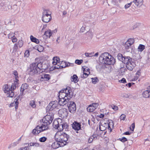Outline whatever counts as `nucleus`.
<instances>
[{
  "label": "nucleus",
  "mask_w": 150,
  "mask_h": 150,
  "mask_svg": "<svg viewBox=\"0 0 150 150\" xmlns=\"http://www.w3.org/2000/svg\"><path fill=\"white\" fill-rule=\"evenodd\" d=\"M53 119L54 114L50 112L48 113L40 120V125L37 126L33 130L32 132L33 134L37 135L41 132L47 129L48 125L52 123Z\"/></svg>",
  "instance_id": "1"
},
{
  "label": "nucleus",
  "mask_w": 150,
  "mask_h": 150,
  "mask_svg": "<svg viewBox=\"0 0 150 150\" xmlns=\"http://www.w3.org/2000/svg\"><path fill=\"white\" fill-rule=\"evenodd\" d=\"M59 104L64 105L67 104V101L70 100L74 94L73 89L69 87L61 90L59 92Z\"/></svg>",
  "instance_id": "2"
},
{
  "label": "nucleus",
  "mask_w": 150,
  "mask_h": 150,
  "mask_svg": "<svg viewBox=\"0 0 150 150\" xmlns=\"http://www.w3.org/2000/svg\"><path fill=\"white\" fill-rule=\"evenodd\" d=\"M100 59L102 60L101 64H100L102 69L106 67L107 65H113L115 62V59L110 54L105 52L100 56Z\"/></svg>",
  "instance_id": "3"
},
{
  "label": "nucleus",
  "mask_w": 150,
  "mask_h": 150,
  "mask_svg": "<svg viewBox=\"0 0 150 150\" xmlns=\"http://www.w3.org/2000/svg\"><path fill=\"white\" fill-rule=\"evenodd\" d=\"M54 137L57 141L59 142L61 146H63L69 142L68 140L69 138V136L63 132H57Z\"/></svg>",
  "instance_id": "4"
},
{
  "label": "nucleus",
  "mask_w": 150,
  "mask_h": 150,
  "mask_svg": "<svg viewBox=\"0 0 150 150\" xmlns=\"http://www.w3.org/2000/svg\"><path fill=\"white\" fill-rule=\"evenodd\" d=\"M42 65V63L40 62L33 63L30 65L28 69V73L32 75L37 73H40L41 69H45L43 68Z\"/></svg>",
  "instance_id": "5"
},
{
  "label": "nucleus",
  "mask_w": 150,
  "mask_h": 150,
  "mask_svg": "<svg viewBox=\"0 0 150 150\" xmlns=\"http://www.w3.org/2000/svg\"><path fill=\"white\" fill-rule=\"evenodd\" d=\"M124 64H126L127 68L130 71L132 70L136 66L134 60L130 57L125 59Z\"/></svg>",
  "instance_id": "6"
},
{
  "label": "nucleus",
  "mask_w": 150,
  "mask_h": 150,
  "mask_svg": "<svg viewBox=\"0 0 150 150\" xmlns=\"http://www.w3.org/2000/svg\"><path fill=\"white\" fill-rule=\"evenodd\" d=\"M52 18L51 13L48 10H45L43 12L42 20L43 22L47 23L49 22Z\"/></svg>",
  "instance_id": "7"
},
{
  "label": "nucleus",
  "mask_w": 150,
  "mask_h": 150,
  "mask_svg": "<svg viewBox=\"0 0 150 150\" xmlns=\"http://www.w3.org/2000/svg\"><path fill=\"white\" fill-rule=\"evenodd\" d=\"M70 100L67 101V106L69 111L71 113H74L76 110V105L74 102L70 101Z\"/></svg>",
  "instance_id": "8"
},
{
  "label": "nucleus",
  "mask_w": 150,
  "mask_h": 150,
  "mask_svg": "<svg viewBox=\"0 0 150 150\" xmlns=\"http://www.w3.org/2000/svg\"><path fill=\"white\" fill-rule=\"evenodd\" d=\"M3 89L5 93L8 94V96L10 97H12L14 95V93L12 90H10L8 84H5L3 86Z\"/></svg>",
  "instance_id": "9"
},
{
  "label": "nucleus",
  "mask_w": 150,
  "mask_h": 150,
  "mask_svg": "<svg viewBox=\"0 0 150 150\" xmlns=\"http://www.w3.org/2000/svg\"><path fill=\"white\" fill-rule=\"evenodd\" d=\"M58 104V102L56 100L50 102L47 107V110L50 111L52 110L57 107Z\"/></svg>",
  "instance_id": "10"
},
{
  "label": "nucleus",
  "mask_w": 150,
  "mask_h": 150,
  "mask_svg": "<svg viewBox=\"0 0 150 150\" xmlns=\"http://www.w3.org/2000/svg\"><path fill=\"white\" fill-rule=\"evenodd\" d=\"M58 113L60 117L63 118L66 117L68 115L67 110L65 108L60 109Z\"/></svg>",
  "instance_id": "11"
},
{
  "label": "nucleus",
  "mask_w": 150,
  "mask_h": 150,
  "mask_svg": "<svg viewBox=\"0 0 150 150\" xmlns=\"http://www.w3.org/2000/svg\"><path fill=\"white\" fill-rule=\"evenodd\" d=\"M98 104L97 103H93L92 105H89L87 107V110L88 112H93L98 107Z\"/></svg>",
  "instance_id": "12"
},
{
  "label": "nucleus",
  "mask_w": 150,
  "mask_h": 150,
  "mask_svg": "<svg viewBox=\"0 0 150 150\" xmlns=\"http://www.w3.org/2000/svg\"><path fill=\"white\" fill-rule=\"evenodd\" d=\"M72 128L76 130H79L81 129V125L80 123L76 121L74 122L71 125Z\"/></svg>",
  "instance_id": "13"
},
{
  "label": "nucleus",
  "mask_w": 150,
  "mask_h": 150,
  "mask_svg": "<svg viewBox=\"0 0 150 150\" xmlns=\"http://www.w3.org/2000/svg\"><path fill=\"white\" fill-rule=\"evenodd\" d=\"M90 70V69H87V70L88 71V73H86V69H83V73L81 74L80 75L81 78L83 79L87 78L88 77V75H89L90 74V72H89Z\"/></svg>",
  "instance_id": "14"
},
{
  "label": "nucleus",
  "mask_w": 150,
  "mask_h": 150,
  "mask_svg": "<svg viewBox=\"0 0 150 150\" xmlns=\"http://www.w3.org/2000/svg\"><path fill=\"white\" fill-rule=\"evenodd\" d=\"M50 79V76L48 74H43L40 76V80L41 81H48Z\"/></svg>",
  "instance_id": "15"
},
{
  "label": "nucleus",
  "mask_w": 150,
  "mask_h": 150,
  "mask_svg": "<svg viewBox=\"0 0 150 150\" xmlns=\"http://www.w3.org/2000/svg\"><path fill=\"white\" fill-rule=\"evenodd\" d=\"M57 122V124H53V126L55 128L58 129L57 132H62L63 129L62 125V124L59 125L58 123V122Z\"/></svg>",
  "instance_id": "16"
},
{
  "label": "nucleus",
  "mask_w": 150,
  "mask_h": 150,
  "mask_svg": "<svg viewBox=\"0 0 150 150\" xmlns=\"http://www.w3.org/2000/svg\"><path fill=\"white\" fill-rule=\"evenodd\" d=\"M118 59L120 61L124 63V61L125 59L128 58L129 56H125L123 57V55L121 54H119L117 56Z\"/></svg>",
  "instance_id": "17"
},
{
  "label": "nucleus",
  "mask_w": 150,
  "mask_h": 150,
  "mask_svg": "<svg viewBox=\"0 0 150 150\" xmlns=\"http://www.w3.org/2000/svg\"><path fill=\"white\" fill-rule=\"evenodd\" d=\"M18 99L17 98H16L14 100V102L10 104L9 107H11L15 106V109L16 110L18 108Z\"/></svg>",
  "instance_id": "18"
},
{
  "label": "nucleus",
  "mask_w": 150,
  "mask_h": 150,
  "mask_svg": "<svg viewBox=\"0 0 150 150\" xmlns=\"http://www.w3.org/2000/svg\"><path fill=\"white\" fill-rule=\"evenodd\" d=\"M137 6H141L143 4V0H134L132 2Z\"/></svg>",
  "instance_id": "19"
},
{
  "label": "nucleus",
  "mask_w": 150,
  "mask_h": 150,
  "mask_svg": "<svg viewBox=\"0 0 150 150\" xmlns=\"http://www.w3.org/2000/svg\"><path fill=\"white\" fill-rule=\"evenodd\" d=\"M61 147L59 142L57 141V140L55 142H53L52 145V147L54 149H56L58 148L59 147Z\"/></svg>",
  "instance_id": "20"
},
{
  "label": "nucleus",
  "mask_w": 150,
  "mask_h": 150,
  "mask_svg": "<svg viewBox=\"0 0 150 150\" xmlns=\"http://www.w3.org/2000/svg\"><path fill=\"white\" fill-rule=\"evenodd\" d=\"M142 96L144 98H150V92L147 90L143 91L142 93Z\"/></svg>",
  "instance_id": "21"
},
{
  "label": "nucleus",
  "mask_w": 150,
  "mask_h": 150,
  "mask_svg": "<svg viewBox=\"0 0 150 150\" xmlns=\"http://www.w3.org/2000/svg\"><path fill=\"white\" fill-rule=\"evenodd\" d=\"M97 135L96 134H93L88 139V142L89 143H91L92 142L93 140L96 139Z\"/></svg>",
  "instance_id": "22"
},
{
  "label": "nucleus",
  "mask_w": 150,
  "mask_h": 150,
  "mask_svg": "<svg viewBox=\"0 0 150 150\" xmlns=\"http://www.w3.org/2000/svg\"><path fill=\"white\" fill-rule=\"evenodd\" d=\"M52 33L51 30H49L45 32L44 35H45L47 38H50L52 35Z\"/></svg>",
  "instance_id": "23"
},
{
  "label": "nucleus",
  "mask_w": 150,
  "mask_h": 150,
  "mask_svg": "<svg viewBox=\"0 0 150 150\" xmlns=\"http://www.w3.org/2000/svg\"><path fill=\"white\" fill-rule=\"evenodd\" d=\"M60 60L59 58V57H53V62L52 64L54 66L55 64H57V63Z\"/></svg>",
  "instance_id": "24"
},
{
  "label": "nucleus",
  "mask_w": 150,
  "mask_h": 150,
  "mask_svg": "<svg viewBox=\"0 0 150 150\" xmlns=\"http://www.w3.org/2000/svg\"><path fill=\"white\" fill-rule=\"evenodd\" d=\"M78 77L76 75H74L71 77V80L75 83H77L78 81Z\"/></svg>",
  "instance_id": "25"
},
{
  "label": "nucleus",
  "mask_w": 150,
  "mask_h": 150,
  "mask_svg": "<svg viewBox=\"0 0 150 150\" xmlns=\"http://www.w3.org/2000/svg\"><path fill=\"white\" fill-rule=\"evenodd\" d=\"M30 38L31 41L33 42H34L37 44L39 43V40L38 39L34 37L32 35L30 36Z\"/></svg>",
  "instance_id": "26"
},
{
  "label": "nucleus",
  "mask_w": 150,
  "mask_h": 150,
  "mask_svg": "<svg viewBox=\"0 0 150 150\" xmlns=\"http://www.w3.org/2000/svg\"><path fill=\"white\" fill-rule=\"evenodd\" d=\"M67 66V65L65 61H62L61 62V65L59 66L60 69L65 68Z\"/></svg>",
  "instance_id": "27"
},
{
  "label": "nucleus",
  "mask_w": 150,
  "mask_h": 150,
  "mask_svg": "<svg viewBox=\"0 0 150 150\" xmlns=\"http://www.w3.org/2000/svg\"><path fill=\"white\" fill-rule=\"evenodd\" d=\"M113 123L111 120V122H109L108 124V129L110 130V132H111L112 131L111 126L112 127H113Z\"/></svg>",
  "instance_id": "28"
},
{
  "label": "nucleus",
  "mask_w": 150,
  "mask_h": 150,
  "mask_svg": "<svg viewBox=\"0 0 150 150\" xmlns=\"http://www.w3.org/2000/svg\"><path fill=\"white\" fill-rule=\"evenodd\" d=\"M145 49V46L144 45L140 44L138 48L139 51L142 52Z\"/></svg>",
  "instance_id": "29"
},
{
  "label": "nucleus",
  "mask_w": 150,
  "mask_h": 150,
  "mask_svg": "<svg viewBox=\"0 0 150 150\" xmlns=\"http://www.w3.org/2000/svg\"><path fill=\"white\" fill-rule=\"evenodd\" d=\"M19 142H16L11 143L8 147V148L10 149L11 147H13L16 146L18 144Z\"/></svg>",
  "instance_id": "30"
},
{
  "label": "nucleus",
  "mask_w": 150,
  "mask_h": 150,
  "mask_svg": "<svg viewBox=\"0 0 150 150\" xmlns=\"http://www.w3.org/2000/svg\"><path fill=\"white\" fill-rule=\"evenodd\" d=\"M131 45L127 41L125 44V47L126 49H128Z\"/></svg>",
  "instance_id": "31"
},
{
  "label": "nucleus",
  "mask_w": 150,
  "mask_h": 150,
  "mask_svg": "<svg viewBox=\"0 0 150 150\" xmlns=\"http://www.w3.org/2000/svg\"><path fill=\"white\" fill-rule=\"evenodd\" d=\"M61 65V62L59 61L57 64H55L54 66V68L55 69H59L60 68L59 66Z\"/></svg>",
  "instance_id": "32"
},
{
  "label": "nucleus",
  "mask_w": 150,
  "mask_h": 150,
  "mask_svg": "<svg viewBox=\"0 0 150 150\" xmlns=\"http://www.w3.org/2000/svg\"><path fill=\"white\" fill-rule=\"evenodd\" d=\"M92 82L94 84H96L98 81V80L97 77L92 78Z\"/></svg>",
  "instance_id": "33"
},
{
  "label": "nucleus",
  "mask_w": 150,
  "mask_h": 150,
  "mask_svg": "<svg viewBox=\"0 0 150 150\" xmlns=\"http://www.w3.org/2000/svg\"><path fill=\"white\" fill-rule=\"evenodd\" d=\"M30 105L33 108H35L36 107V105L35 104V101L31 100L30 103Z\"/></svg>",
  "instance_id": "34"
},
{
  "label": "nucleus",
  "mask_w": 150,
  "mask_h": 150,
  "mask_svg": "<svg viewBox=\"0 0 150 150\" xmlns=\"http://www.w3.org/2000/svg\"><path fill=\"white\" fill-rule=\"evenodd\" d=\"M130 44L132 45L134 43V39L133 38H129L127 41Z\"/></svg>",
  "instance_id": "35"
},
{
  "label": "nucleus",
  "mask_w": 150,
  "mask_h": 150,
  "mask_svg": "<svg viewBox=\"0 0 150 150\" xmlns=\"http://www.w3.org/2000/svg\"><path fill=\"white\" fill-rule=\"evenodd\" d=\"M47 140V138L45 137H43L39 139V141L41 142H45Z\"/></svg>",
  "instance_id": "36"
},
{
  "label": "nucleus",
  "mask_w": 150,
  "mask_h": 150,
  "mask_svg": "<svg viewBox=\"0 0 150 150\" xmlns=\"http://www.w3.org/2000/svg\"><path fill=\"white\" fill-rule=\"evenodd\" d=\"M83 62V60L82 59L79 60L76 59L75 61V63L77 64L80 65Z\"/></svg>",
  "instance_id": "37"
},
{
  "label": "nucleus",
  "mask_w": 150,
  "mask_h": 150,
  "mask_svg": "<svg viewBox=\"0 0 150 150\" xmlns=\"http://www.w3.org/2000/svg\"><path fill=\"white\" fill-rule=\"evenodd\" d=\"M93 54H94L93 52H91V53H85V55L86 57H90L93 56Z\"/></svg>",
  "instance_id": "38"
},
{
  "label": "nucleus",
  "mask_w": 150,
  "mask_h": 150,
  "mask_svg": "<svg viewBox=\"0 0 150 150\" xmlns=\"http://www.w3.org/2000/svg\"><path fill=\"white\" fill-rule=\"evenodd\" d=\"M30 146H35V147H38L39 146V144L37 143H30Z\"/></svg>",
  "instance_id": "39"
},
{
  "label": "nucleus",
  "mask_w": 150,
  "mask_h": 150,
  "mask_svg": "<svg viewBox=\"0 0 150 150\" xmlns=\"http://www.w3.org/2000/svg\"><path fill=\"white\" fill-rule=\"evenodd\" d=\"M126 117V115L124 114H122L120 117V118L121 120H125Z\"/></svg>",
  "instance_id": "40"
},
{
  "label": "nucleus",
  "mask_w": 150,
  "mask_h": 150,
  "mask_svg": "<svg viewBox=\"0 0 150 150\" xmlns=\"http://www.w3.org/2000/svg\"><path fill=\"white\" fill-rule=\"evenodd\" d=\"M14 36H15V34L12 33H10L8 35V38H12Z\"/></svg>",
  "instance_id": "41"
},
{
  "label": "nucleus",
  "mask_w": 150,
  "mask_h": 150,
  "mask_svg": "<svg viewBox=\"0 0 150 150\" xmlns=\"http://www.w3.org/2000/svg\"><path fill=\"white\" fill-rule=\"evenodd\" d=\"M63 129H65L66 130H68V126L67 124L66 123H64L62 124Z\"/></svg>",
  "instance_id": "42"
},
{
  "label": "nucleus",
  "mask_w": 150,
  "mask_h": 150,
  "mask_svg": "<svg viewBox=\"0 0 150 150\" xmlns=\"http://www.w3.org/2000/svg\"><path fill=\"white\" fill-rule=\"evenodd\" d=\"M16 88V84L15 83H12L11 86V89L10 90L13 91Z\"/></svg>",
  "instance_id": "43"
},
{
  "label": "nucleus",
  "mask_w": 150,
  "mask_h": 150,
  "mask_svg": "<svg viewBox=\"0 0 150 150\" xmlns=\"http://www.w3.org/2000/svg\"><path fill=\"white\" fill-rule=\"evenodd\" d=\"M18 45L19 47H22L23 45V42L22 40H20L18 42Z\"/></svg>",
  "instance_id": "44"
},
{
  "label": "nucleus",
  "mask_w": 150,
  "mask_h": 150,
  "mask_svg": "<svg viewBox=\"0 0 150 150\" xmlns=\"http://www.w3.org/2000/svg\"><path fill=\"white\" fill-rule=\"evenodd\" d=\"M119 140L123 142H126L127 140V139L126 137H124L122 138H119Z\"/></svg>",
  "instance_id": "45"
},
{
  "label": "nucleus",
  "mask_w": 150,
  "mask_h": 150,
  "mask_svg": "<svg viewBox=\"0 0 150 150\" xmlns=\"http://www.w3.org/2000/svg\"><path fill=\"white\" fill-rule=\"evenodd\" d=\"M21 87L22 88H24V89H27V88L28 87V85L26 83L23 84L22 85Z\"/></svg>",
  "instance_id": "46"
},
{
  "label": "nucleus",
  "mask_w": 150,
  "mask_h": 150,
  "mask_svg": "<svg viewBox=\"0 0 150 150\" xmlns=\"http://www.w3.org/2000/svg\"><path fill=\"white\" fill-rule=\"evenodd\" d=\"M25 56L26 57H28L29 55V52L28 50L25 51L24 53Z\"/></svg>",
  "instance_id": "47"
},
{
  "label": "nucleus",
  "mask_w": 150,
  "mask_h": 150,
  "mask_svg": "<svg viewBox=\"0 0 150 150\" xmlns=\"http://www.w3.org/2000/svg\"><path fill=\"white\" fill-rule=\"evenodd\" d=\"M135 128V123H133L130 127V129L132 131H133Z\"/></svg>",
  "instance_id": "48"
},
{
  "label": "nucleus",
  "mask_w": 150,
  "mask_h": 150,
  "mask_svg": "<svg viewBox=\"0 0 150 150\" xmlns=\"http://www.w3.org/2000/svg\"><path fill=\"white\" fill-rule=\"evenodd\" d=\"M132 2H131L129 3H128L126 4L125 6V8L126 9L129 7L132 4Z\"/></svg>",
  "instance_id": "49"
},
{
  "label": "nucleus",
  "mask_w": 150,
  "mask_h": 150,
  "mask_svg": "<svg viewBox=\"0 0 150 150\" xmlns=\"http://www.w3.org/2000/svg\"><path fill=\"white\" fill-rule=\"evenodd\" d=\"M112 108L115 110H117L118 109V107L117 106H115L114 105H112Z\"/></svg>",
  "instance_id": "50"
},
{
  "label": "nucleus",
  "mask_w": 150,
  "mask_h": 150,
  "mask_svg": "<svg viewBox=\"0 0 150 150\" xmlns=\"http://www.w3.org/2000/svg\"><path fill=\"white\" fill-rule=\"evenodd\" d=\"M86 34L89 35L90 36H92L93 35V33L91 31H89L86 33Z\"/></svg>",
  "instance_id": "51"
},
{
  "label": "nucleus",
  "mask_w": 150,
  "mask_h": 150,
  "mask_svg": "<svg viewBox=\"0 0 150 150\" xmlns=\"http://www.w3.org/2000/svg\"><path fill=\"white\" fill-rule=\"evenodd\" d=\"M119 81L120 82L124 83H125L126 82L125 79L124 78H122L121 80Z\"/></svg>",
  "instance_id": "52"
},
{
  "label": "nucleus",
  "mask_w": 150,
  "mask_h": 150,
  "mask_svg": "<svg viewBox=\"0 0 150 150\" xmlns=\"http://www.w3.org/2000/svg\"><path fill=\"white\" fill-rule=\"evenodd\" d=\"M25 89H24V88H22L21 87V89L20 90L21 93L20 95L22 96L23 95V93Z\"/></svg>",
  "instance_id": "53"
},
{
  "label": "nucleus",
  "mask_w": 150,
  "mask_h": 150,
  "mask_svg": "<svg viewBox=\"0 0 150 150\" xmlns=\"http://www.w3.org/2000/svg\"><path fill=\"white\" fill-rule=\"evenodd\" d=\"M12 42H16L17 41V39L16 38V37L15 36H14L12 39Z\"/></svg>",
  "instance_id": "54"
},
{
  "label": "nucleus",
  "mask_w": 150,
  "mask_h": 150,
  "mask_svg": "<svg viewBox=\"0 0 150 150\" xmlns=\"http://www.w3.org/2000/svg\"><path fill=\"white\" fill-rule=\"evenodd\" d=\"M101 127H103V126L102 125H99V129L101 131H104V130L105 129L104 128H102V129Z\"/></svg>",
  "instance_id": "55"
},
{
  "label": "nucleus",
  "mask_w": 150,
  "mask_h": 150,
  "mask_svg": "<svg viewBox=\"0 0 150 150\" xmlns=\"http://www.w3.org/2000/svg\"><path fill=\"white\" fill-rule=\"evenodd\" d=\"M13 49L14 50H17L18 49V45L16 44H15L14 45V46L13 47Z\"/></svg>",
  "instance_id": "56"
},
{
  "label": "nucleus",
  "mask_w": 150,
  "mask_h": 150,
  "mask_svg": "<svg viewBox=\"0 0 150 150\" xmlns=\"http://www.w3.org/2000/svg\"><path fill=\"white\" fill-rule=\"evenodd\" d=\"M131 134V132H126L123 133V134L124 135H130Z\"/></svg>",
  "instance_id": "57"
},
{
  "label": "nucleus",
  "mask_w": 150,
  "mask_h": 150,
  "mask_svg": "<svg viewBox=\"0 0 150 150\" xmlns=\"http://www.w3.org/2000/svg\"><path fill=\"white\" fill-rule=\"evenodd\" d=\"M85 28L83 26L81 28L80 30L81 32H83L85 30Z\"/></svg>",
  "instance_id": "58"
},
{
  "label": "nucleus",
  "mask_w": 150,
  "mask_h": 150,
  "mask_svg": "<svg viewBox=\"0 0 150 150\" xmlns=\"http://www.w3.org/2000/svg\"><path fill=\"white\" fill-rule=\"evenodd\" d=\"M13 74L15 76V77L16 76H17L18 75V72L16 71H14L13 72Z\"/></svg>",
  "instance_id": "59"
},
{
  "label": "nucleus",
  "mask_w": 150,
  "mask_h": 150,
  "mask_svg": "<svg viewBox=\"0 0 150 150\" xmlns=\"http://www.w3.org/2000/svg\"><path fill=\"white\" fill-rule=\"evenodd\" d=\"M137 75H138L139 76H140L141 74L140 70L138 71L136 73Z\"/></svg>",
  "instance_id": "60"
},
{
  "label": "nucleus",
  "mask_w": 150,
  "mask_h": 150,
  "mask_svg": "<svg viewBox=\"0 0 150 150\" xmlns=\"http://www.w3.org/2000/svg\"><path fill=\"white\" fill-rule=\"evenodd\" d=\"M104 116V115L103 114H101L100 115L99 117L100 118H103Z\"/></svg>",
  "instance_id": "61"
},
{
  "label": "nucleus",
  "mask_w": 150,
  "mask_h": 150,
  "mask_svg": "<svg viewBox=\"0 0 150 150\" xmlns=\"http://www.w3.org/2000/svg\"><path fill=\"white\" fill-rule=\"evenodd\" d=\"M127 84H126V85L127 86ZM128 87L130 88L131 87V86H132V83H129L128 84Z\"/></svg>",
  "instance_id": "62"
},
{
  "label": "nucleus",
  "mask_w": 150,
  "mask_h": 150,
  "mask_svg": "<svg viewBox=\"0 0 150 150\" xmlns=\"http://www.w3.org/2000/svg\"><path fill=\"white\" fill-rule=\"evenodd\" d=\"M67 14V12L66 11H63V15H65Z\"/></svg>",
  "instance_id": "63"
},
{
  "label": "nucleus",
  "mask_w": 150,
  "mask_h": 150,
  "mask_svg": "<svg viewBox=\"0 0 150 150\" xmlns=\"http://www.w3.org/2000/svg\"><path fill=\"white\" fill-rule=\"evenodd\" d=\"M147 89L150 92V86L147 87Z\"/></svg>",
  "instance_id": "64"
}]
</instances>
